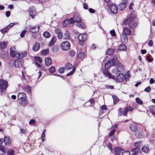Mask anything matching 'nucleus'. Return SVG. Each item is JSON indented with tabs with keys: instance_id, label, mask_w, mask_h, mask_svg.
Segmentation results:
<instances>
[{
	"instance_id": "nucleus-1",
	"label": "nucleus",
	"mask_w": 155,
	"mask_h": 155,
	"mask_svg": "<svg viewBox=\"0 0 155 155\" xmlns=\"http://www.w3.org/2000/svg\"><path fill=\"white\" fill-rule=\"evenodd\" d=\"M103 72L105 75L107 76L109 78L114 80H116L118 82H122L124 78V75L121 73L118 74L116 78L115 76L112 75L108 70L106 69L103 70Z\"/></svg>"
},
{
	"instance_id": "nucleus-2",
	"label": "nucleus",
	"mask_w": 155,
	"mask_h": 155,
	"mask_svg": "<svg viewBox=\"0 0 155 155\" xmlns=\"http://www.w3.org/2000/svg\"><path fill=\"white\" fill-rule=\"evenodd\" d=\"M115 64L116 67L113 68L111 71V72L113 74H117L118 73H120L125 71V69L123 65L119 61L118 62H116Z\"/></svg>"
},
{
	"instance_id": "nucleus-3",
	"label": "nucleus",
	"mask_w": 155,
	"mask_h": 155,
	"mask_svg": "<svg viewBox=\"0 0 155 155\" xmlns=\"http://www.w3.org/2000/svg\"><path fill=\"white\" fill-rule=\"evenodd\" d=\"M18 99L20 101V104L23 106H25L28 103L26 99V96L24 92L19 93L17 95Z\"/></svg>"
},
{
	"instance_id": "nucleus-4",
	"label": "nucleus",
	"mask_w": 155,
	"mask_h": 155,
	"mask_svg": "<svg viewBox=\"0 0 155 155\" xmlns=\"http://www.w3.org/2000/svg\"><path fill=\"white\" fill-rule=\"evenodd\" d=\"M117 56L115 55L114 56L113 58L111 60L109 61L107 63L105 64V69H103V70L106 69L107 70V69H108L110 68L111 66L114 65L116 62H119V60L117 59Z\"/></svg>"
},
{
	"instance_id": "nucleus-5",
	"label": "nucleus",
	"mask_w": 155,
	"mask_h": 155,
	"mask_svg": "<svg viewBox=\"0 0 155 155\" xmlns=\"http://www.w3.org/2000/svg\"><path fill=\"white\" fill-rule=\"evenodd\" d=\"M69 20L71 24H73L75 22L81 21V18L78 13H76L74 14L72 18H70Z\"/></svg>"
},
{
	"instance_id": "nucleus-6",
	"label": "nucleus",
	"mask_w": 155,
	"mask_h": 155,
	"mask_svg": "<svg viewBox=\"0 0 155 155\" xmlns=\"http://www.w3.org/2000/svg\"><path fill=\"white\" fill-rule=\"evenodd\" d=\"M87 36L86 34L84 33L80 34L78 36L79 40V44L81 46L83 45L84 41L87 38Z\"/></svg>"
},
{
	"instance_id": "nucleus-7",
	"label": "nucleus",
	"mask_w": 155,
	"mask_h": 155,
	"mask_svg": "<svg viewBox=\"0 0 155 155\" xmlns=\"http://www.w3.org/2000/svg\"><path fill=\"white\" fill-rule=\"evenodd\" d=\"M29 15L32 18H34L37 15V13L36 12L35 8L33 7H30L28 9Z\"/></svg>"
},
{
	"instance_id": "nucleus-8",
	"label": "nucleus",
	"mask_w": 155,
	"mask_h": 155,
	"mask_svg": "<svg viewBox=\"0 0 155 155\" xmlns=\"http://www.w3.org/2000/svg\"><path fill=\"white\" fill-rule=\"evenodd\" d=\"M61 46L62 49L63 51H67L70 48V43L67 41L62 42L61 44Z\"/></svg>"
},
{
	"instance_id": "nucleus-9",
	"label": "nucleus",
	"mask_w": 155,
	"mask_h": 155,
	"mask_svg": "<svg viewBox=\"0 0 155 155\" xmlns=\"http://www.w3.org/2000/svg\"><path fill=\"white\" fill-rule=\"evenodd\" d=\"M8 83L7 81L0 80V89H6Z\"/></svg>"
},
{
	"instance_id": "nucleus-10",
	"label": "nucleus",
	"mask_w": 155,
	"mask_h": 155,
	"mask_svg": "<svg viewBox=\"0 0 155 155\" xmlns=\"http://www.w3.org/2000/svg\"><path fill=\"white\" fill-rule=\"evenodd\" d=\"M127 108H125L124 110H121V108H120L118 110V116H121L123 115L124 116H126L127 114Z\"/></svg>"
},
{
	"instance_id": "nucleus-11",
	"label": "nucleus",
	"mask_w": 155,
	"mask_h": 155,
	"mask_svg": "<svg viewBox=\"0 0 155 155\" xmlns=\"http://www.w3.org/2000/svg\"><path fill=\"white\" fill-rule=\"evenodd\" d=\"M110 10L112 13L115 14L117 12V8L114 4H112L110 6Z\"/></svg>"
},
{
	"instance_id": "nucleus-12",
	"label": "nucleus",
	"mask_w": 155,
	"mask_h": 155,
	"mask_svg": "<svg viewBox=\"0 0 155 155\" xmlns=\"http://www.w3.org/2000/svg\"><path fill=\"white\" fill-rule=\"evenodd\" d=\"M29 27L30 28V31L33 33H37L39 30V27L38 25L32 27L29 26Z\"/></svg>"
},
{
	"instance_id": "nucleus-13",
	"label": "nucleus",
	"mask_w": 155,
	"mask_h": 155,
	"mask_svg": "<svg viewBox=\"0 0 155 155\" xmlns=\"http://www.w3.org/2000/svg\"><path fill=\"white\" fill-rule=\"evenodd\" d=\"M26 54L27 53L25 51L18 52L16 53V57L19 58H21L25 56Z\"/></svg>"
},
{
	"instance_id": "nucleus-14",
	"label": "nucleus",
	"mask_w": 155,
	"mask_h": 155,
	"mask_svg": "<svg viewBox=\"0 0 155 155\" xmlns=\"http://www.w3.org/2000/svg\"><path fill=\"white\" fill-rule=\"evenodd\" d=\"M40 47V45L39 42H36L33 45L32 49L35 51H37L39 49Z\"/></svg>"
},
{
	"instance_id": "nucleus-15",
	"label": "nucleus",
	"mask_w": 155,
	"mask_h": 155,
	"mask_svg": "<svg viewBox=\"0 0 155 155\" xmlns=\"http://www.w3.org/2000/svg\"><path fill=\"white\" fill-rule=\"evenodd\" d=\"M114 150L115 152L116 155H121L123 152L122 149L119 147H115Z\"/></svg>"
},
{
	"instance_id": "nucleus-16",
	"label": "nucleus",
	"mask_w": 155,
	"mask_h": 155,
	"mask_svg": "<svg viewBox=\"0 0 155 155\" xmlns=\"http://www.w3.org/2000/svg\"><path fill=\"white\" fill-rule=\"evenodd\" d=\"M124 34L127 35H130L131 33V30L128 27H126L124 28L123 30Z\"/></svg>"
},
{
	"instance_id": "nucleus-17",
	"label": "nucleus",
	"mask_w": 155,
	"mask_h": 155,
	"mask_svg": "<svg viewBox=\"0 0 155 155\" xmlns=\"http://www.w3.org/2000/svg\"><path fill=\"white\" fill-rule=\"evenodd\" d=\"M127 35L124 34H122L120 35V38L121 42L126 43L128 42V38L127 36Z\"/></svg>"
},
{
	"instance_id": "nucleus-18",
	"label": "nucleus",
	"mask_w": 155,
	"mask_h": 155,
	"mask_svg": "<svg viewBox=\"0 0 155 155\" xmlns=\"http://www.w3.org/2000/svg\"><path fill=\"white\" fill-rule=\"evenodd\" d=\"M142 151L145 153H148L150 151V148L148 145H143L142 147Z\"/></svg>"
},
{
	"instance_id": "nucleus-19",
	"label": "nucleus",
	"mask_w": 155,
	"mask_h": 155,
	"mask_svg": "<svg viewBox=\"0 0 155 155\" xmlns=\"http://www.w3.org/2000/svg\"><path fill=\"white\" fill-rule=\"evenodd\" d=\"M125 2H123L122 3H121L118 5V7L119 8V9L120 10H122L123 9H124L126 6V3L127 2V0H123Z\"/></svg>"
},
{
	"instance_id": "nucleus-20",
	"label": "nucleus",
	"mask_w": 155,
	"mask_h": 155,
	"mask_svg": "<svg viewBox=\"0 0 155 155\" xmlns=\"http://www.w3.org/2000/svg\"><path fill=\"white\" fill-rule=\"evenodd\" d=\"M3 140L5 144L6 145H9L11 143V140L8 137L5 136Z\"/></svg>"
},
{
	"instance_id": "nucleus-21",
	"label": "nucleus",
	"mask_w": 155,
	"mask_h": 155,
	"mask_svg": "<svg viewBox=\"0 0 155 155\" xmlns=\"http://www.w3.org/2000/svg\"><path fill=\"white\" fill-rule=\"evenodd\" d=\"M126 49L127 47L123 44H120L117 48V50L119 51H124Z\"/></svg>"
},
{
	"instance_id": "nucleus-22",
	"label": "nucleus",
	"mask_w": 155,
	"mask_h": 155,
	"mask_svg": "<svg viewBox=\"0 0 155 155\" xmlns=\"http://www.w3.org/2000/svg\"><path fill=\"white\" fill-rule=\"evenodd\" d=\"M52 60L50 58H47L45 59V63L46 66H50L52 63Z\"/></svg>"
},
{
	"instance_id": "nucleus-23",
	"label": "nucleus",
	"mask_w": 155,
	"mask_h": 155,
	"mask_svg": "<svg viewBox=\"0 0 155 155\" xmlns=\"http://www.w3.org/2000/svg\"><path fill=\"white\" fill-rule=\"evenodd\" d=\"M137 23L133 21L132 18V19L131 20L130 23H129V26L131 28H134L137 26Z\"/></svg>"
},
{
	"instance_id": "nucleus-24",
	"label": "nucleus",
	"mask_w": 155,
	"mask_h": 155,
	"mask_svg": "<svg viewBox=\"0 0 155 155\" xmlns=\"http://www.w3.org/2000/svg\"><path fill=\"white\" fill-rule=\"evenodd\" d=\"M56 37L54 36L52 37L51 39V41L49 43V46H52L56 42Z\"/></svg>"
},
{
	"instance_id": "nucleus-25",
	"label": "nucleus",
	"mask_w": 155,
	"mask_h": 155,
	"mask_svg": "<svg viewBox=\"0 0 155 155\" xmlns=\"http://www.w3.org/2000/svg\"><path fill=\"white\" fill-rule=\"evenodd\" d=\"M14 65L15 67L19 68L22 66L21 62L18 60H16L14 63Z\"/></svg>"
},
{
	"instance_id": "nucleus-26",
	"label": "nucleus",
	"mask_w": 155,
	"mask_h": 155,
	"mask_svg": "<svg viewBox=\"0 0 155 155\" xmlns=\"http://www.w3.org/2000/svg\"><path fill=\"white\" fill-rule=\"evenodd\" d=\"M31 87L30 86H27L24 87L23 88V90L27 93H29L31 91Z\"/></svg>"
},
{
	"instance_id": "nucleus-27",
	"label": "nucleus",
	"mask_w": 155,
	"mask_h": 155,
	"mask_svg": "<svg viewBox=\"0 0 155 155\" xmlns=\"http://www.w3.org/2000/svg\"><path fill=\"white\" fill-rule=\"evenodd\" d=\"M7 45L5 42H0V49L3 50L6 48Z\"/></svg>"
},
{
	"instance_id": "nucleus-28",
	"label": "nucleus",
	"mask_w": 155,
	"mask_h": 155,
	"mask_svg": "<svg viewBox=\"0 0 155 155\" xmlns=\"http://www.w3.org/2000/svg\"><path fill=\"white\" fill-rule=\"evenodd\" d=\"M72 68V65L69 63H67L65 65V69L67 70H70Z\"/></svg>"
},
{
	"instance_id": "nucleus-29",
	"label": "nucleus",
	"mask_w": 155,
	"mask_h": 155,
	"mask_svg": "<svg viewBox=\"0 0 155 155\" xmlns=\"http://www.w3.org/2000/svg\"><path fill=\"white\" fill-rule=\"evenodd\" d=\"M16 53L15 51L12 50V47L10 48V54L11 57L12 58H14L15 57H16Z\"/></svg>"
},
{
	"instance_id": "nucleus-30",
	"label": "nucleus",
	"mask_w": 155,
	"mask_h": 155,
	"mask_svg": "<svg viewBox=\"0 0 155 155\" xmlns=\"http://www.w3.org/2000/svg\"><path fill=\"white\" fill-rule=\"evenodd\" d=\"M69 20L67 19L64 20L62 23V25L64 27L67 26L69 24Z\"/></svg>"
},
{
	"instance_id": "nucleus-31",
	"label": "nucleus",
	"mask_w": 155,
	"mask_h": 155,
	"mask_svg": "<svg viewBox=\"0 0 155 155\" xmlns=\"http://www.w3.org/2000/svg\"><path fill=\"white\" fill-rule=\"evenodd\" d=\"M130 129L133 131L135 132L137 129V127L134 124H131L130 126Z\"/></svg>"
},
{
	"instance_id": "nucleus-32",
	"label": "nucleus",
	"mask_w": 155,
	"mask_h": 155,
	"mask_svg": "<svg viewBox=\"0 0 155 155\" xmlns=\"http://www.w3.org/2000/svg\"><path fill=\"white\" fill-rule=\"evenodd\" d=\"M76 25L78 27L82 29H84L85 28L84 25L81 21L77 22Z\"/></svg>"
},
{
	"instance_id": "nucleus-33",
	"label": "nucleus",
	"mask_w": 155,
	"mask_h": 155,
	"mask_svg": "<svg viewBox=\"0 0 155 155\" xmlns=\"http://www.w3.org/2000/svg\"><path fill=\"white\" fill-rule=\"evenodd\" d=\"M64 38L65 39H69L70 38V33L68 31H66L64 35Z\"/></svg>"
},
{
	"instance_id": "nucleus-34",
	"label": "nucleus",
	"mask_w": 155,
	"mask_h": 155,
	"mask_svg": "<svg viewBox=\"0 0 155 155\" xmlns=\"http://www.w3.org/2000/svg\"><path fill=\"white\" fill-rule=\"evenodd\" d=\"M114 52V49H109L107 51L106 53L107 55H112Z\"/></svg>"
},
{
	"instance_id": "nucleus-35",
	"label": "nucleus",
	"mask_w": 155,
	"mask_h": 155,
	"mask_svg": "<svg viewBox=\"0 0 155 155\" xmlns=\"http://www.w3.org/2000/svg\"><path fill=\"white\" fill-rule=\"evenodd\" d=\"M132 19V18L131 17H130L128 18L126 20H125L123 22V24L125 25H127L128 24H129V23L131 20Z\"/></svg>"
},
{
	"instance_id": "nucleus-36",
	"label": "nucleus",
	"mask_w": 155,
	"mask_h": 155,
	"mask_svg": "<svg viewBox=\"0 0 155 155\" xmlns=\"http://www.w3.org/2000/svg\"><path fill=\"white\" fill-rule=\"evenodd\" d=\"M150 111L153 114H155V106H151L149 107Z\"/></svg>"
},
{
	"instance_id": "nucleus-37",
	"label": "nucleus",
	"mask_w": 155,
	"mask_h": 155,
	"mask_svg": "<svg viewBox=\"0 0 155 155\" xmlns=\"http://www.w3.org/2000/svg\"><path fill=\"white\" fill-rule=\"evenodd\" d=\"M7 155H14L15 151L12 149H9L7 152Z\"/></svg>"
},
{
	"instance_id": "nucleus-38",
	"label": "nucleus",
	"mask_w": 155,
	"mask_h": 155,
	"mask_svg": "<svg viewBox=\"0 0 155 155\" xmlns=\"http://www.w3.org/2000/svg\"><path fill=\"white\" fill-rule=\"evenodd\" d=\"M135 135L137 138H141L142 136L141 132L138 131L136 132Z\"/></svg>"
},
{
	"instance_id": "nucleus-39",
	"label": "nucleus",
	"mask_w": 155,
	"mask_h": 155,
	"mask_svg": "<svg viewBox=\"0 0 155 155\" xmlns=\"http://www.w3.org/2000/svg\"><path fill=\"white\" fill-rule=\"evenodd\" d=\"M49 53V50L48 49H45L41 52V54L43 55H45Z\"/></svg>"
},
{
	"instance_id": "nucleus-40",
	"label": "nucleus",
	"mask_w": 155,
	"mask_h": 155,
	"mask_svg": "<svg viewBox=\"0 0 155 155\" xmlns=\"http://www.w3.org/2000/svg\"><path fill=\"white\" fill-rule=\"evenodd\" d=\"M34 59L35 62L41 63L42 62V60L41 58L39 57H35Z\"/></svg>"
},
{
	"instance_id": "nucleus-41",
	"label": "nucleus",
	"mask_w": 155,
	"mask_h": 155,
	"mask_svg": "<svg viewBox=\"0 0 155 155\" xmlns=\"http://www.w3.org/2000/svg\"><path fill=\"white\" fill-rule=\"evenodd\" d=\"M43 36L46 38H48L50 37V33L48 31H45L43 34Z\"/></svg>"
},
{
	"instance_id": "nucleus-42",
	"label": "nucleus",
	"mask_w": 155,
	"mask_h": 155,
	"mask_svg": "<svg viewBox=\"0 0 155 155\" xmlns=\"http://www.w3.org/2000/svg\"><path fill=\"white\" fill-rule=\"evenodd\" d=\"M20 133L22 134H25L26 132V127L23 128L20 127Z\"/></svg>"
},
{
	"instance_id": "nucleus-43",
	"label": "nucleus",
	"mask_w": 155,
	"mask_h": 155,
	"mask_svg": "<svg viewBox=\"0 0 155 155\" xmlns=\"http://www.w3.org/2000/svg\"><path fill=\"white\" fill-rule=\"evenodd\" d=\"M85 54L83 52L80 53L78 55V58L80 59L84 56Z\"/></svg>"
},
{
	"instance_id": "nucleus-44",
	"label": "nucleus",
	"mask_w": 155,
	"mask_h": 155,
	"mask_svg": "<svg viewBox=\"0 0 155 155\" xmlns=\"http://www.w3.org/2000/svg\"><path fill=\"white\" fill-rule=\"evenodd\" d=\"M112 97L113 99L114 103H116L119 101V99L115 95H112Z\"/></svg>"
},
{
	"instance_id": "nucleus-45",
	"label": "nucleus",
	"mask_w": 155,
	"mask_h": 155,
	"mask_svg": "<svg viewBox=\"0 0 155 155\" xmlns=\"http://www.w3.org/2000/svg\"><path fill=\"white\" fill-rule=\"evenodd\" d=\"M55 69L54 67L51 66L49 69V71L50 73H54L55 71Z\"/></svg>"
},
{
	"instance_id": "nucleus-46",
	"label": "nucleus",
	"mask_w": 155,
	"mask_h": 155,
	"mask_svg": "<svg viewBox=\"0 0 155 155\" xmlns=\"http://www.w3.org/2000/svg\"><path fill=\"white\" fill-rule=\"evenodd\" d=\"M75 52L73 50H70L69 51L68 54L71 57L74 56L75 54Z\"/></svg>"
},
{
	"instance_id": "nucleus-47",
	"label": "nucleus",
	"mask_w": 155,
	"mask_h": 155,
	"mask_svg": "<svg viewBox=\"0 0 155 155\" xmlns=\"http://www.w3.org/2000/svg\"><path fill=\"white\" fill-rule=\"evenodd\" d=\"M9 29V28H8L7 26L3 29L1 30V31L3 33H6Z\"/></svg>"
},
{
	"instance_id": "nucleus-48",
	"label": "nucleus",
	"mask_w": 155,
	"mask_h": 155,
	"mask_svg": "<svg viewBox=\"0 0 155 155\" xmlns=\"http://www.w3.org/2000/svg\"><path fill=\"white\" fill-rule=\"evenodd\" d=\"M65 68L64 67L60 68L58 70V71L61 74H62L64 73Z\"/></svg>"
},
{
	"instance_id": "nucleus-49",
	"label": "nucleus",
	"mask_w": 155,
	"mask_h": 155,
	"mask_svg": "<svg viewBox=\"0 0 155 155\" xmlns=\"http://www.w3.org/2000/svg\"><path fill=\"white\" fill-rule=\"evenodd\" d=\"M58 51V48L57 46H54L52 48V51L54 52H57Z\"/></svg>"
},
{
	"instance_id": "nucleus-50",
	"label": "nucleus",
	"mask_w": 155,
	"mask_h": 155,
	"mask_svg": "<svg viewBox=\"0 0 155 155\" xmlns=\"http://www.w3.org/2000/svg\"><path fill=\"white\" fill-rule=\"evenodd\" d=\"M75 70V68H73L72 71H71L70 72L66 74V76H70L74 72Z\"/></svg>"
},
{
	"instance_id": "nucleus-51",
	"label": "nucleus",
	"mask_w": 155,
	"mask_h": 155,
	"mask_svg": "<svg viewBox=\"0 0 155 155\" xmlns=\"http://www.w3.org/2000/svg\"><path fill=\"white\" fill-rule=\"evenodd\" d=\"M136 101L137 103L139 104H143V102L142 100L139 98H137L136 99Z\"/></svg>"
},
{
	"instance_id": "nucleus-52",
	"label": "nucleus",
	"mask_w": 155,
	"mask_h": 155,
	"mask_svg": "<svg viewBox=\"0 0 155 155\" xmlns=\"http://www.w3.org/2000/svg\"><path fill=\"white\" fill-rule=\"evenodd\" d=\"M134 145L136 147H140L141 145V142L140 141L135 142L134 144Z\"/></svg>"
},
{
	"instance_id": "nucleus-53",
	"label": "nucleus",
	"mask_w": 155,
	"mask_h": 155,
	"mask_svg": "<svg viewBox=\"0 0 155 155\" xmlns=\"http://www.w3.org/2000/svg\"><path fill=\"white\" fill-rule=\"evenodd\" d=\"M57 37L59 39H62L63 36V33L62 32H61L60 33L57 34Z\"/></svg>"
},
{
	"instance_id": "nucleus-54",
	"label": "nucleus",
	"mask_w": 155,
	"mask_h": 155,
	"mask_svg": "<svg viewBox=\"0 0 155 155\" xmlns=\"http://www.w3.org/2000/svg\"><path fill=\"white\" fill-rule=\"evenodd\" d=\"M110 33L111 35L113 37H114L116 36V34L115 31L114 30H110Z\"/></svg>"
},
{
	"instance_id": "nucleus-55",
	"label": "nucleus",
	"mask_w": 155,
	"mask_h": 155,
	"mask_svg": "<svg viewBox=\"0 0 155 155\" xmlns=\"http://www.w3.org/2000/svg\"><path fill=\"white\" fill-rule=\"evenodd\" d=\"M0 150L4 153L6 152V150L3 146H0Z\"/></svg>"
},
{
	"instance_id": "nucleus-56",
	"label": "nucleus",
	"mask_w": 155,
	"mask_h": 155,
	"mask_svg": "<svg viewBox=\"0 0 155 155\" xmlns=\"http://www.w3.org/2000/svg\"><path fill=\"white\" fill-rule=\"evenodd\" d=\"M139 150V149L138 147H136L135 148H133L132 149L131 151L133 152H134V153L137 152Z\"/></svg>"
},
{
	"instance_id": "nucleus-57",
	"label": "nucleus",
	"mask_w": 155,
	"mask_h": 155,
	"mask_svg": "<svg viewBox=\"0 0 155 155\" xmlns=\"http://www.w3.org/2000/svg\"><path fill=\"white\" fill-rule=\"evenodd\" d=\"M121 155H130V152L129 151L123 152Z\"/></svg>"
},
{
	"instance_id": "nucleus-58",
	"label": "nucleus",
	"mask_w": 155,
	"mask_h": 155,
	"mask_svg": "<svg viewBox=\"0 0 155 155\" xmlns=\"http://www.w3.org/2000/svg\"><path fill=\"white\" fill-rule=\"evenodd\" d=\"M55 33L57 34L62 32V31H61L60 28H57L55 29Z\"/></svg>"
},
{
	"instance_id": "nucleus-59",
	"label": "nucleus",
	"mask_w": 155,
	"mask_h": 155,
	"mask_svg": "<svg viewBox=\"0 0 155 155\" xmlns=\"http://www.w3.org/2000/svg\"><path fill=\"white\" fill-rule=\"evenodd\" d=\"M150 91L151 87L150 86L146 87L144 89V91L147 92H149Z\"/></svg>"
},
{
	"instance_id": "nucleus-60",
	"label": "nucleus",
	"mask_w": 155,
	"mask_h": 155,
	"mask_svg": "<svg viewBox=\"0 0 155 155\" xmlns=\"http://www.w3.org/2000/svg\"><path fill=\"white\" fill-rule=\"evenodd\" d=\"M150 56L149 55H148L147 56V61L149 62H152L153 61V59L150 58Z\"/></svg>"
},
{
	"instance_id": "nucleus-61",
	"label": "nucleus",
	"mask_w": 155,
	"mask_h": 155,
	"mask_svg": "<svg viewBox=\"0 0 155 155\" xmlns=\"http://www.w3.org/2000/svg\"><path fill=\"white\" fill-rule=\"evenodd\" d=\"M107 147L111 151H112L113 150L112 148V144L110 143H109L107 144Z\"/></svg>"
},
{
	"instance_id": "nucleus-62",
	"label": "nucleus",
	"mask_w": 155,
	"mask_h": 155,
	"mask_svg": "<svg viewBox=\"0 0 155 155\" xmlns=\"http://www.w3.org/2000/svg\"><path fill=\"white\" fill-rule=\"evenodd\" d=\"M105 87H106L107 89H114V86L112 85H107Z\"/></svg>"
},
{
	"instance_id": "nucleus-63",
	"label": "nucleus",
	"mask_w": 155,
	"mask_h": 155,
	"mask_svg": "<svg viewBox=\"0 0 155 155\" xmlns=\"http://www.w3.org/2000/svg\"><path fill=\"white\" fill-rule=\"evenodd\" d=\"M26 32V30H25L23 31L20 34V37H23Z\"/></svg>"
},
{
	"instance_id": "nucleus-64",
	"label": "nucleus",
	"mask_w": 155,
	"mask_h": 155,
	"mask_svg": "<svg viewBox=\"0 0 155 155\" xmlns=\"http://www.w3.org/2000/svg\"><path fill=\"white\" fill-rule=\"evenodd\" d=\"M35 123V121L34 119H31L29 122V124L30 125L33 124Z\"/></svg>"
}]
</instances>
